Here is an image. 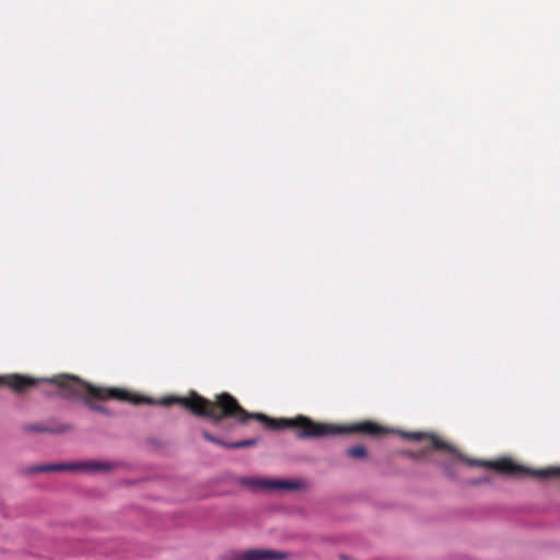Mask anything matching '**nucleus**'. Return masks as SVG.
Here are the masks:
<instances>
[{
	"instance_id": "obj_1",
	"label": "nucleus",
	"mask_w": 560,
	"mask_h": 560,
	"mask_svg": "<svg viewBox=\"0 0 560 560\" xmlns=\"http://www.w3.org/2000/svg\"><path fill=\"white\" fill-rule=\"evenodd\" d=\"M160 404L164 406H171L174 404L180 405L196 416L210 418L214 423H218L225 418L235 419L240 423H245L250 419H255L269 430L295 429L298 430V436L300 439L324 438L341 433H364L369 435H381L386 433V429L372 421H363L346 427H339L316 422L305 416H298L293 419H272L262 413L248 412L229 393H221L215 396L213 401H211L192 392L187 397H164Z\"/></svg>"
},
{
	"instance_id": "obj_2",
	"label": "nucleus",
	"mask_w": 560,
	"mask_h": 560,
	"mask_svg": "<svg viewBox=\"0 0 560 560\" xmlns=\"http://www.w3.org/2000/svg\"><path fill=\"white\" fill-rule=\"evenodd\" d=\"M42 382H48L57 385L63 392L62 395L65 397H85V404L92 410L97 412H105V408L101 404L93 401V399H116L119 401L130 402L132 405L154 404L153 399L150 397L133 394L122 388L93 386L82 382L77 376L67 374L57 375L51 378H36L21 374H8L0 376V386H8L18 394L25 393Z\"/></svg>"
},
{
	"instance_id": "obj_3",
	"label": "nucleus",
	"mask_w": 560,
	"mask_h": 560,
	"mask_svg": "<svg viewBox=\"0 0 560 560\" xmlns=\"http://www.w3.org/2000/svg\"><path fill=\"white\" fill-rule=\"evenodd\" d=\"M460 459L474 467H486L493 469L502 475L520 477V476H533L539 479L556 478L560 477V468H546V469H529L522 465L514 463L510 458H500L497 460H480L471 459L465 456H460Z\"/></svg>"
},
{
	"instance_id": "obj_4",
	"label": "nucleus",
	"mask_w": 560,
	"mask_h": 560,
	"mask_svg": "<svg viewBox=\"0 0 560 560\" xmlns=\"http://www.w3.org/2000/svg\"><path fill=\"white\" fill-rule=\"evenodd\" d=\"M112 465L103 462H84V463H74V464H45V465H35L28 467L26 469L30 474H42V472H52V471H66V470H109Z\"/></svg>"
},
{
	"instance_id": "obj_5",
	"label": "nucleus",
	"mask_w": 560,
	"mask_h": 560,
	"mask_svg": "<svg viewBox=\"0 0 560 560\" xmlns=\"http://www.w3.org/2000/svg\"><path fill=\"white\" fill-rule=\"evenodd\" d=\"M288 553L269 549H248L235 555L234 560H287Z\"/></svg>"
},
{
	"instance_id": "obj_6",
	"label": "nucleus",
	"mask_w": 560,
	"mask_h": 560,
	"mask_svg": "<svg viewBox=\"0 0 560 560\" xmlns=\"http://www.w3.org/2000/svg\"><path fill=\"white\" fill-rule=\"evenodd\" d=\"M404 436L413 441H422V440H429L430 445L435 450L441 451H448L453 452V447L447 443L442 441L440 438L433 434L428 433H421V432H410V433H404Z\"/></svg>"
},
{
	"instance_id": "obj_7",
	"label": "nucleus",
	"mask_w": 560,
	"mask_h": 560,
	"mask_svg": "<svg viewBox=\"0 0 560 560\" xmlns=\"http://www.w3.org/2000/svg\"><path fill=\"white\" fill-rule=\"evenodd\" d=\"M202 436L213 443V444H217V445H220V446H223V447H226V448H244V447H250V446H254L257 444V439H246V440H242V441H238V442H234V443H226L224 442L223 440H220L215 436H213L212 434H210L208 431H202Z\"/></svg>"
},
{
	"instance_id": "obj_8",
	"label": "nucleus",
	"mask_w": 560,
	"mask_h": 560,
	"mask_svg": "<svg viewBox=\"0 0 560 560\" xmlns=\"http://www.w3.org/2000/svg\"><path fill=\"white\" fill-rule=\"evenodd\" d=\"M256 486L272 490H294L299 488V483L285 480H257Z\"/></svg>"
},
{
	"instance_id": "obj_9",
	"label": "nucleus",
	"mask_w": 560,
	"mask_h": 560,
	"mask_svg": "<svg viewBox=\"0 0 560 560\" xmlns=\"http://www.w3.org/2000/svg\"><path fill=\"white\" fill-rule=\"evenodd\" d=\"M26 430L32 432L66 433L72 431L73 427L68 423L58 424L57 427L31 424L26 427Z\"/></svg>"
},
{
	"instance_id": "obj_10",
	"label": "nucleus",
	"mask_w": 560,
	"mask_h": 560,
	"mask_svg": "<svg viewBox=\"0 0 560 560\" xmlns=\"http://www.w3.org/2000/svg\"><path fill=\"white\" fill-rule=\"evenodd\" d=\"M347 455L352 458H364L366 456V450L362 445L352 446L347 450Z\"/></svg>"
}]
</instances>
